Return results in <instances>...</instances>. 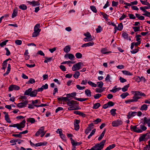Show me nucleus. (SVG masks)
<instances>
[{
	"label": "nucleus",
	"mask_w": 150,
	"mask_h": 150,
	"mask_svg": "<svg viewBox=\"0 0 150 150\" xmlns=\"http://www.w3.org/2000/svg\"><path fill=\"white\" fill-rule=\"evenodd\" d=\"M133 92H134V96L133 97V99L126 100L125 101L126 103H127L129 102H137L138 99L141 98V97L140 96H142L145 97L146 96L144 93H143L140 91H135Z\"/></svg>",
	"instance_id": "nucleus-1"
},
{
	"label": "nucleus",
	"mask_w": 150,
	"mask_h": 150,
	"mask_svg": "<svg viewBox=\"0 0 150 150\" xmlns=\"http://www.w3.org/2000/svg\"><path fill=\"white\" fill-rule=\"evenodd\" d=\"M145 125L141 124L140 125L139 127H137L139 126L138 125L136 126L131 125L130 129L134 132L137 133H141L143 131H145L147 129L146 127L145 126Z\"/></svg>",
	"instance_id": "nucleus-2"
},
{
	"label": "nucleus",
	"mask_w": 150,
	"mask_h": 150,
	"mask_svg": "<svg viewBox=\"0 0 150 150\" xmlns=\"http://www.w3.org/2000/svg\"><path fill=\"white\" fill-rule=\"evenodd\" d=\"M25 120H24L19 124L17 123L13 125H9V127H16L18 129L22 130V128H23L25 126Z\"/></svg>",
	"instance_id": "nucleus-3"
},
{
	"label": "nucleus",
	"mask_w": 150,
	"mask_h": 150,
	"mask_svg": "<svg viewBox=\"0 0 150 150\" xmlns=\"http://www.w3.org/2000/svg\"><path fill=\"white\" fill-rule=\"evenodd\" d=\"M106 140H102L100 143L96 144L92 147L94 150H101L103 148Z\"/></svg>",
	"instance_id": "nucleus-4"
},
{
	"label": "nucleus",
	"mask_w": 150,
	"mask_h": 150,
	"mask_svg": "<svg viewBox=\"0 0 150 150\" xmlns=\"http://www.w3.org/2000/svg\"><path fill=\"white\" fill-rule=\"evenodd\" d=\"M82 64L81 62H79L74 64L72 68V70L75 71L79 70L81 68V64Z\"/></svg>",
	"instance_id": "nucleus-5"
},
{
	"label": "nucleus",
	"mask_w": 150,
	"mask_h": 150,
	"mask_svg": "<svg viewBox=\"0 0 150 150\" xmlns=\"http://www.w3.org/2000/svg\"><path fill=\"white\" fill-rule=\"evenodd\" d=\"M122 124V122L120 120H117L113 121L112 123V125L113 127H117L121 125Z\"/></svg>",
	"instance_id": "nucleus-6"
},
{
	"label": "nucleus",
	"mask_w": 150,
	"mask_h": 150,
	"mask_svg": "<svg viewBox=\"0 0 150 150\" xmlns=\"http://www.w3.org/2000/svg\"><path fill=\"white\" fill-rule=\"evenodd\" d=\"M20 88L19 86L16 85H11L8 87L9 91H12L13 90H18Z\"/></svg>",
	"instance_id": "nucleus-7"
},
{
	"label": "nucleus",
	"mask_w": 150,
	"mask_h": 150,
	"mask_svg": "<svg viewBox=\"0 0 150 150\" xmlns=\"http://www.w3.org/2000/svg\"><path fill=\"white\" fill-rule=\"evenodd\" d=\"M93 123H91L88 125V127L85 130V132L86 134H87L93 128Z\"/></svg>",
	"instance_id": "nucleus-8"
},
{
	"label": "nucleus",
	"mask_w": 150,
	"mask_h": 150,
	"mask_svg": "<svg viewBox=\"0 0 150 150\" xmlns=\"http://www.w3.org/2000/svg\"><path fill=\"white\" fill-rule=\"evenodd\" d=\"M143 123L144 125L147 124L149 127H150V118H148L146 117H144L143 120Z\"/></svg>",
	"instance_id": "nucleus-9"
},
{
	"label": "nucleus",
	"mask_w": 150,
	"mask_h": 150,
	"mask_svg": "<svg viewBox=\"0 0 150 150\" xmlns=\"http://www.w3.org/2000/svg\"><path fill=\"white\" fill-rule=\"evenodd\" d=\"M149 134H150V132L146 134H143L142 136H141L139 138V142H140L143 141L146 136H147V138H149V135H148Z\"/></svg>",
	"instance_id": "nucleus-10"
},
{
	"label": "nucleus",
	"mask_w": 150,
	"mask_h": 150,
	"mask_svg": "<svg viewBox=\"0 0 150 150\" xmlns=\"http://www.w3.org/2000/svg\"><path fill=\"white\" fill-rule=\"evenodd\" d=\"M28 103V101L27 100H25L24 102H21L18 103L17 106L19 108H22L25 107L26 106V105Z\"/></svg>",
	"instance_id": "nucleus-11"
},
{
	"label": "nucleus",
	"mask_w": 150,
	"mask_h": 150,
	"mask_svg": "<svg viewBox=\"0 0 150 150\" xmlns=\"http://www.w3.org/2000/svg\"><path fill=\"white\" fill-rule=\"evenodd\" d=\"M28 3L29 4L32 5L33 6H38L40 5V3L38 1H28Z\"/></svg>",
	"instance_id": "nucleus-12"
},
{
	"label": "nucleus",
	"mask_w": 150,
	"mask_h": 150,
	"mask_svg": "<svg viewBox=\"0 0 150 150\" xmlns=\"http://www.w3.org/2000/svg\"><path fill=\"white\" fill-rule=\"evenodd\" d=\"M136 112H129L127 114V118L128 119H130L131 117L135 116L137 114Z\"/></svg>",
	"instance_id": "nucleus-13"
},
{
	"label": "nucleus",
	"mask_w": 150,
	"mask_h": 150,
	"mask_svg": "<svg viewBox=\"0 0 150 150\" xmlns=\"http://www.w3.org/2000/svg\"><path fill=\"white\" fill-rule=\"evenodd\" d=\"M78 102L73 100H71L70 101L67 102V104L69 106H71L72 105H78Z\"/></svg>",
	"instance_id": "nucleus-14"
},
{
	"label": "nucleus",
	"mask_w": 150,
	"mask_h": 150,
	"mask_svg": "<svg viewBox=\"0 0 150 150\" xmlns=\"http://www.w3.org/2000/svg\"><path fill=\"white\" fill-rule=\"evenodd\" d=\"M94 44V43L93 42H89L88 43L83 44L81 45V47H83L91 46H93Z\"/></svg>",
	"instance_id": "nucleus-15"
},
{
	"label": "nucleus",
	"mask_w": 150,
	"mask_h": 150,
	"mask_svg": "<svg viewBox=\"0 0 150 150\" xmlns=\"http://www.w3.org/2000/svg\"><path fill=\"white\" fill-rule=\"evenodd\" d=\"M44 127H41L38 130L37 132L35 134V136H38L41 133H42L43 131L44 130Z\"/></svg>",
	"instance_id": "nucleus-16"
},
{
	"label": "nucleus",
	"mask_w": 150,
	"mask_h": 150,
	"mask_svg": "<svg viewBox=\"0 0 150 150\" xmlns=\"http://www.w3.org/2000/svg\"><path fill=\"white\" fill-rule=\"evenodd\" d=\"M70 140L71 141V143L72 144V145L73 146H76L80 145L81 144L82 142H75L72 139V138H70Z\"/></svg>",
	"instance_id": "nucleus-17"
},
{
	"label": "nucleus",
	"mask_w": 150,
	"mask_h": 150,
	"mask_svg": "<svg viewBox=\"0 0 150 150\" xmlns=\"http://www.w3.org/2000/svg\"><path fill=\"white\" fill-rule=\"evenodd\" d=\"M37 94V91L36 90H35L33 91H31L30 94V96L31 97H35Z\"/></svg>",
	"instance_id": "nucleus-18"
},
{
	"label": "nucleus",
	"mask_w": 150,
	"mask_h": 150,
	"mask_svg": "<svg viewBox=\"0 0 150 150\" xmlns=\"http://www.w3.org/2000/svg\"><path fill=\"white\" fill-rule=\"evenodd\" d=\"M71 47L69 45L66 46L64 49V52L66 53L69 52L70 50Z\"/></svg>",
	"instance_id": "nucleus-19"
},
{
	"label": "nucleus",
	"mask_w": 150,
	"mask_h": 150,
	"mask_svg": "<svg viewBox=\"0 0 150 150\" xmlns=\"http://www.w3.org/2000/svg\"><path fill=\"white\" fill-rule=\"evenodd\" d=\"M40 26V25L39 24H36L34 27V31H36L40 32L41 30L39 29Z\"/></svg>",
	"instance_id": "nucleus-20"
},
{
	"label": "nucleus",
	"mask_w": 150,
	"mask_h": 150,
	"mask_svg": "<svg viewBox=\"0 0 150 150\" xmlns=\"http://www.w3.org/2000/svg\"><path fill=\"white\" fill-rule=\"evenodd\" d=\"M32 88H30L28 90L25 91L24 95H29L30 96V94L31 93V91H32Z\"/></svg>",
	"instance_id": "nucleus-21"
},
{
	"label": "nucleus",
	"mask_w": 150,
	"mask_h": 150,
	"mask_svg": "<svg viewBox=\"0 0 150 150\" xmlns=\"http://www.w3.org/2000/svg\"><path fill=\"white\" fill-rule=\"evenodd\" d=\"M148 109V105L146 104H143L141 107L140 110H146Z\"/></svg>",
	"instance_id": "nucleus-22"
},
{
	"label": "nucleus",
	"mask_w": 150,
	"mask_h": 150,
	"mask_svg": "<svg viewBox=\"0 0 150 150\" xmlns=\"http://www.w3.org/2000/svg\"><path fill=\"white\" fill-rule=\"evenodd\" d=\"M11 65L10 64H8V66L7 67V70L6 71V73H5L3 75L4 76L7 75L9 74V72L10 71V70H11Z\"/></svg>",
	"instance_id": "nucleus-23"
},
{
	"label": "nucleus",
	"mask_w": 150,
	"mask_h": 150,
	"mask_svg": "<svg viewBox=\"0 0 150 150\" xmlns=\"http://www.w3.org/2000/svg\"><path fill=\"white\" fill-rule=\"evenodd\" d=\"M106 129H104V130L102 132V133L101 134L100 136L98 138V140L99 141H100L103 138V137L105 134V133Z\"/></svg>",
	"instance_id": "nucleus-24"
},
{
	"label": "nucleus",
	"mask_w": 150,
	"mask_h": 150,
	"mask_svg": "<svg viewBox=\"0 0 150 150\" xmlns=\"http://www.w3.org/2000/svg\"><path fill=\"white\" fill-rule=\"evenodd\" d=\"M80 73L79 71H76L75 72L74 74L73 75V77L76 79H77L78 78L79 76L80 75Z\"/></svg>",
	"instance_id": "nucleus-25"
},
{
	"label": "nucleus",
	"mask_w": 150,
	"mask_h": 150,
	"mask_svg": "<svg viewBox=\"0 0 150 150\" xmlns=\"http://www.w3.org/2000/svg\"><path fill=\"white\" fill-rule=\"evenodd\" d=\"M85 94L88 97H91V92L90 90L88 89H86L85 91Z\"/></svg>",
	"instance_id": "nucleus-26"
},
{
	"label": "nucleus",
	"mask_w": 150,
	"mask_h": 150,
	"mask_svg": "<svg viewBox=\"0 0 150 150\" xmlns=\"http://www.w3.org/2000/svg\"><path fill=\"white\" fill-rule=\"evenodd\" d=\"M74 98L75 100L81 102L85 101L86 100L88 99V98H77L75 97Z\"/></svg>",
	"instance_id": "nucleus-27"
},
{
	"label": "nucleus",
	"mask_w": 150,
	"mask_h": 150,
	"mask_svg": "<svg viewBox=\"0 0 150 150\" xmlns=\"http://www.w3.org/2000/svg\"><path fill=\"white\" fill-rule=\"evenodd\" d=\"M57 99L59 101L63 100L64 102H66V100L67 99V97H59Z\"/></svg>",
	"instance_id": "nucleus-28"
},
{
	"label": "nucleus",
	"mask_w": 150,
	"mask_h": 150,
	"mask_svg": "<svg viewBox=\"0 0 150 150\" xmlns=\"http://www.w3.org/2000/svg\"><path fill=\"white\" fill-rule=\"evenodd\" d=\"M122 72L123 74L126 75L130 76H132V73H131L129 71H127L124 70L122 71Z\"/></svg>",
	"instance_id": "nucleus-29"
},
{
	"label": "nucleus",
	"mask_w": 150,
	"mask_h": 150,
	"mask_svg": "<svg viewBox=\"0 0 150 150\" xmlns=\"http://www.w3.org/2000/svg\"><path fill=\"white\" fill-rule=\"evenodd\" d=\"M115 146V145L114 144H113L112 145H109L105 149V150H110L111 149H112Z\"/></svg>",
	"instance_id": "nucleus-30"
},
{
	"label": "nucleus",
	"mask_w": 150,
	"mask_h": 150,
	"mask_svg": "<svg viewBox=\"0 0 150 150\" xmlns=\"http://www.w3.org/2000/svg\"><path fill=\"white\" fill-rule=\"evenodd\" d=\"M19 8L22 10H25L27 8V6L25 4L20 5L19 6Z\"/></svg>",
	"instance_id": "nucleus-31"
},
{
	"label": "nucleus",
	"mask_w": 150,
	"mask_h": 150,
	"mask_svg": "<svg viewBox=\"0 0 150 150\" xmlns=\"http://www.w3.org/2000/svg\"><path fill=\"white\" fill-rule=\"evenodd\" d=\"M100 106V104L99 103H97L93 105V109H98Z\"/></svg>",
	"instance_id": "nucleus-32"
},
{
	"label": "nucleus",
	"mask_w": 150,
	"mask_h": 150,
	"mask_svg": "<svg viewBox=\"0 0 150 150\" xmlns=\"http://www.w3.org/2000/svg\"><path fill=\"white\" fill-rule=\"evenodd\" d=\"M96 131V129H93L92 132L89 135L88 137V138L89 139H90V138L95 134Z\"/></svg>",
	"instance_id": "nucleus-33"
},
{
	"label": "nucleus",
	"mask_w": 150,
	"mask_h": 150,
	"mask_svg": "<svg viewBox=\"0 0 150 150\" xmlns=\"http://www.w3.org/2000/svg\"><path fill=\"white\" fill-rule=\"evenodd\" d=\"M129 86V84L125 86L123 88H122V90L123 92H125L127 91L128 88Z\"/></svg>",
	"instance_id": "nucleus-34"
},
{
	"label": "nucleus",
	"mask_w": 150,
	"mask_h": 150,
	"mask_svg": "<svg viewBox=\"0 0 150 150\" xmlns=\"http://www.w3.org/2000/svg\"><path fill=\"white\" fill-rule=\"evenodd\" d=\"M5 119L6 120V121L8 123H11V121L10 120V119L9 117V116L8 115H5L4 116Z\"/></svg>",
	"instance_id": "nucleus-35"
},
{
	"label": "nucleus",
	"mask_w": 150,
	"mask_h": 150,
	"mask_svg": "<svg viewBox=\"0 0 150 150\" xmlns=\"http://www.w3.org/2000/svg\"><path fill=\"white\" fill-rule=\"evenodd\" d=\"M116 109H112L110 111L111 114L113 116H114L116 114Z\"/></svg>",
	"instance_id": "nucleus-36"
},
{
	"label": "nucleus",
	"mask_w": 150,
	"mask_h": 150,
	"mask_svg": "<svg viewBox=\"0 0 150 150\" xmlns=\"http://www.w3.org/2000/svg\"><path fill=\"white\" fill-rule=\"evenodd\" d=\"M140 1L142 4L147 5L148 6H150V4L147 1V0H146V1L140 0Z\"/></svg>",
	"instance_id": "nucleus-37"
},
{
	"label": "nucleus",
	"mask_w": 150,
	"mask_h": 150,
	"mask_svg": "<svg viewBox=\"0 0 150 150\" xmlns=\"http://www.w3.org/2000/svg\"><path fill=\"white\" fill-rule=\"evenodd\" d=\"M83 40L85 42H88L92 40L93 39L91 37H88L84 38Z\"/></svg>",
	"instance_id": "nucleus-38"
},
{
	"label": "nucleus",
	"mask_w": 150,
	"mask_h": 150,
	"mask_svg": "<svg viewBox=\"0 0 150 150\" xmlns=\"http://www.w3.org/2000/svg\"><path fill=\"white\" fill-rule=\"evenodd\" d=\"M102 30V28L101 26L99 25L98 28L96 29V30L97 33H100Z\"/></svg>",
	"instance_id": "nucleus-39"
},
{
	"label": "nucleus",
	"mask_w": 150,
	"mask_h": 150,
	"mask_svg": "<svg viewBox=\"0 0 150 150\" xmlns=\"http://www.w3.org/2000/svg\"><path fill=\"white\" fill-rule=\"evenodd\" d=\"M82 54L79 52L75 54V56L78 59H80L82 57Z\"/></svg>",
	"instance_id": "nucleus-40"
},
{
	"label": "nucleus",
	"mask_w": 150,
	"mask_h": 150,
	"mask_svg": "<svg viewBox=\"0 0 150 150\" xmlns=\"http://www.w3.org/2000/svg\"><path fill=\"white\" fill-rule=\"evenodd\" d=\"M123 37L125 39L127 40L128 39V34L126 33H124L122 34Z\"/></svg>",
	"instance_id": "nucleus-41"
},
{
	"label": "nucleus",
	"mask_w": 150,
	"mask_h": 150,
	"mask_svg": "<svg viewBox=\"0 0 150 150\" xmlns=\"http://www.w3.org/2000/svg\"><path fill=\"white\" fill-rule=\"evenodd\" d=\"M129 95V94L127 92H126L125 93H122L121 95L120 96L122 97V98H125L126 96Z\"/></svg>",
	"instance_id": "nucleus-42"
},
{
	"label": "nucleus",
	"mask_w": 150,
	"mask_h": 150,
	"mask_svg": "<svg viewBox=\"0 0 150 150\" xmlns=\"http://www.w3.org/2000/svg\"><path fill=\"white\" fill-rule=\"evenodd\" d=\"M88 83L90 86L92 87H96L97 86V85L96 84L93 83L91 81H88Z\"/></svg>",
	"instance_id": "nucleus-43"
},
{
	"label": "nucleus",
	"mask_w": 150,
	"mask_h": 150,
	"mask_svg": "<svg viewBox=\"0 0 150 150\" xmlns=\"http://www.w3.org/2000/svg\"><path fill=\"white\" fill-rule=\"evenodd\" d=\"M40 32L36 31H34V32L32 34V37H37L38 35Z\"/></svg>",
	"instance_id": "nucleus-44"
},
{
	"label": "nucleus",
	"mask_w": 150,
	"mask_h": 150,
	"mask_svg": "<svg viewBox=\"0 0 150 150\" xmlns=\"http://www.w3.org/2000/svg\"><path fill=\"white\" fill-rule=\"evenodd\" d=\"M27 121L31 123H33L35 122V120L34 118H29L28 119Z\"/></svg>",
	"instance_id": "nucleus-45"
},
{
	"label": "nucleus",
	"mask_w": 150,
	"mask_h": 150,
	"mask_svg": "<svg viewBox=\"0 0 150 150\" xmlns=\"http://www.w3.org/2000/svg\"><path fill=\"white\" fill-rule=\"evenodd\" d=\"M123 28V26L122 23H120L118 25L117 30L120 31L122 30Z\"/></svg>",
	"instance_id": "nucleus-46"
},
{
	"label": "nucleus",
	"mask_w": 150,
	"mask_h": 150,
	"mask_svg": "<svg viewBox=\"0 0 150 150\" xmlns=\"http://www.w3.org/2000/svg\"><path fill=\"white\" fill-rule=\"evenodd\" d=\"M35 82V80L32 78H30L29 80V81L26 83H27L29 84V83H31V84H33Z\"/></svg>",
	"instance_id": "nucleus-47"
},
{
	"label": "nucleus",
	"mask_w": 150,
	"mask_h": 150,
	"mask_svg": "<svg viewBox=\"0 0 150 150\" xmlns=\"http://www.w3.org/2000/svg\"><path fill=\"white\" fill-rule=\"evenodd\" d=\"M46 60L44 61V62L45 63H47L48 62H50L52 59V57L48 58L47 57H45Z\"/></svg>",
	"instance_id": "nucleus-48"
},
{
	"label": "nucleus",
	"mask_w": 150,
	"mask_h": 150,
	"mask_svg": "<svg viewBox=\"0 0 150 150\" xmlns=\"http://www.w3.org/2000/svg\"><path fill=\"white\" fill-rule=\"evenodd\" d=\"M91 10L94 13H96L97 12V10L96 7L94 6H90Z\"/></svg>",
	"instance_id": "nucleus-49"
},
{
	"label": "nucleus",
	"mask_w": 150,
	"mask_h": 150,
	"mask_svg": "<svg viewBox=\"0 0 150 150\" xmlns=\"http://www.w3.org/2000/svg\"><path fill=\"white\" fill-rule=\"evenodd\" d=\"M17 11H16L15 9L14 10L12 14V18H13L16 16L17 15Z\"/></svg>",
	"instance_id": "nucleus-50"
},
{
	"label": "nucleus",
	"mask_w": 150,
	"mask_h": 150,
	"mask_svg": "<svg viewBox=\"0 0 150 150\" xmlns=\"http://www.w3.org/2000/svg\"><path fill=\"white\" fill-rule=\"evenodd\" d=\"M8 41V40H6L5 41H3L0 44V46L1 47H3L6 44V42Z\"/></svg>",
	"instance_id": "nucleus-51"
},
{
	"label": "nucleus",
	"mask_w": 150,
	"mask_h": 150,
	"mask_svg": "<svg viewBox=\"0 0 150 150\" xmlns=\"http://www.w3.org/2000/svg\"><path fill=\"white\" fill-rule=\"evenodd\" d=\"M68 57L71 60L73 59L75 57L74 56L71 54H68Z\"/></svg>",
	"instance_id": "nucleus-52"
},
{
	"label": "nucleus",
	"mask_w": 150,
	"mask_h": 150,
	"mask_svg": "<svg viewBox=\"0 0 150 150\" xmlns=\"http://www.w3.org/2000/svg\"><path fill=\"white\" fill-rule=\"evenodd\" d=\"M97 83L98 84V87L100 88H102L103 85V83L102 81L98 82Z\"/></svg>",
	"instance_id": "nucleus-53"
},
{
	"label": "nucleus",
	"mask_w": 150,
	"mask_h": 150,
	"mask_svg": "<svg viewBox=\"0 0 150 150\" xmlns=\"http://www.w3.org/2000/svg\"><path fill=\"white\" fill-rule=\"evenodd\" d=\"M7 64V63L6 62H5L4 61L2 64V67L1 68L2 69H4V70H5Z\"/></svg>",
	"instance_id": "nucleus-54"
},
{
	"label": "nucleus",
	"mask_w": 150,
	"mask_h": 150,
	"mask_svg": "<svg viewBox=\"0 0 150 150\" xmlns=\"http://www.w3.org/2000/svg\"><path fill=\"white\" fill-rule=\"evenodd\" d=\"M76 88L79 90H82L85 88V87H81L79 85H76Z\"/></svg>",
	"instance_id": "nucleus-55"
},
{
	"label": "nucleus",
	"mask_w": 150,
	"mask_h": 150,
	"mask_svg": "<svg viewBox=\"0 0 150 150\" xmlns=\"http://www.w3.org/2000/svg\"><path fill=\"white\" fill-rule=\"evenodd\" d=\"M101 96V95L100 94H96L94 96V97L95 99H97L99 98Z\"/></svg>",
	"instance_id": "nucleus-56"
},
{
	"label": "nucleus",
	"mask_w": 150,
	"mask_h": 150,
	"mask_svg": "<svg viewBox=\"0 0 150 150\" xmlns=\"http://www.w3.org/2000/svg\"><path fill=\"white\" fill-rule=\"evenodd\" d=\"M133 29L135 32L138 31L140 30V28L139 27H133Z\"/></svg>",
	"instance_id": "nucleus-57"
},
{
	"label": "nucleus",
	"mask_w": 150,
	"mask_h": 150,
	"mask_svg": "<svg viewBox=\"0 0 150 150\" xmlns=\"http://www.w3.org/2000/svg\"><path fill=\"white\" fill-rule=\"evenodd\" d=\"M128 16L130 19H134L136 18V17L133 14L129 13L128 14Z\"/></svg>",
	"instance_id": "nucleus-58"
},
{
	"label": "nucleus",
	"mask_w": 150,
	"mask_h": 150,
	"mask_svg": "<svg viewBox=\"0 0 150 150\" xmlns=\"http://www.w3.org/2000/svg\"><path fill=\"white\" fill-rule=\"evenodd\" d=\"M107 104L108 105L109 107L113 106L114 105V103L112 101H109L107 103Z\"/></svg>",
	"instance_id": "nucleus-59"
},
{
	"label": "nucleus",
	"mask_w": 150,
	"mask_h": 150,
	"mask_svg": "<svg viewBox=\"0 0 150 150\" xmlns=\"http://www.w3.org/2000/svg\"><path fill=\"white\" fill-rule=\"evenodd\" d=\"M15 43L18 45H20L22 43V41L20 40H17L15 41Z\"/></svg>",
	"instance_id": "nucleus-60"
},
{
	"label": "nucleus",
	"mask_w": 150,
	"mask_h": 150,
	"mask_svg": "<svg viewBox=\"0 0 150 150\" xmlns=\"http://www.w3.org/2000/svg\"><path fill=\"white\" fill-rule=\"evenodd\" d=\"M120 81L121 83H124L126 81V79H124L122 77H120L119 78Z\"/></svg>",
	"instance_id": "nucleus-61"
},
{
	"label": "nucleus",
	"mask_w": 150,
	"mask_h": 150,
	"mask_svg": "<svg viewBox=\"0 0 150 150\" xmlns=\"http://www.w3.org/2000/svg\"><path fill=\"white\" fill-rule=\"evenodd\" d=\"M60 69L63 71H66V68L65 66L63 65H61L59 66Z\"/></svg>",
	"instance_id": "nucleus-62"
},
{
	"label": "nucleus",
	"mask_w": 150,
	"mask_h": 150,
	"mask_svg": "<svg viewBox=\"0 0 150 150\" xmlns=\"http://www.w3.org/2000/svg\"><path fill=\"white\" fill-rule=\"evenodd\" d=\"M118 2H115L114 1H113L112 2V6H116L118 4Z\"/></svg>",
	"instance_id": "nucleus-63"
},
{
	"label": "nucleus",
	"mask_w": 150,
	"mask_h": 150,
	"mask_svg": "<svg viewBox=\"0 0 150 150\" xmlns=\"http://www.w3.org/2000/svg\"><path fill=\"white\" fill-rule=\"evenodd\" d=\"M142 15L144 16H147L150 18V12H149L148 11H147L146 13L143 14Z\"/></svg>",
	"instance_id": "nucleus-64"
}]
</instances>
